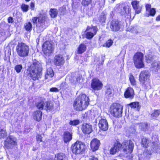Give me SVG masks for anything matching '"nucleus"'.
I'll use <instances>...</instances> for the list:
<instances>
[{"instance_id": "obj_1", "label": "nucleus", "mask_w": 160, "mask_h": 160, "mask_svg": "<svg viewBox=\"0 0 160 160\" xmlns=\"http://www.w3.org/2000/svg\"><path fill=\"white\" fill-rule=\"evenodd\" d=\"M89 100L88 97L82 94L79 96L73 103L74 109L78 111H82L85 109L89 104Z\"/></svg>"}, {"instance_id": "obj_2", "label": "nucleus", "mask_w": 160, "mask_h": 160, "mask_svg": "<svg viewBox=\"0 0 160 160\" xmlns=\"http://www.w3.org/2000/svg\"><path fill=\"white\" fill-rule=\"evenodd\" d=\"M39 62H34L28 69L30 76L34 80L38 79L40 76Z\"/></svg>"}, {"instance_id": "obj_3", "label": "nucleus", "mask_w": 160, "mask_h": 160, "mask_svg": "<svg viewBox=\"0 0 160 160\" xmlns=\"http://www.w3.org/2000/svg\"><path fill=\"white\" fill-rule=\"evenodd\" d=\"M71 148L73 154L75 155L82 154L85 151V146L82 142L77 141L72 145Z\"/></svg>"}, {"instance_id": "obj_4", "label": "nucleus", "mask_w": 160, "mask_h": 160, "mask_svg": "<svg viewBox=\"0 0 160 160\" xmlns=\"http://www.w3.org/2000/svg\"><path fill=\"white\" fill-rule=\"evenodd\" d=\"M123 107L118 103H114L110 107V112L112 115L115 117L119 118L122 116Z\"/></svg>"}, {"instance_id": "obj_5", "label": "nucleus", "mask_w": 160, "mask_h": 160, "mask_svg": "<svg viewBox=\"0 0 160 160\" xmlns=\"http://www.w3.org/2000/svg\"><path fill=\"white\" fill-rule=\"evenodd\" d=\"M18 55L20 57H25L28 55L29 52L28 47L23 43H18L16 47Z\"/></svg>"}, {"instance_id": "obj_6", "label": "nucleus", "mask_w": 160, "mask_h": 160, "mask_svg": "<svg viewBox=\"0 0 160 160\" xmlns=\"http://www.w3.org/2000/svg\"><path fill=\"white\" fill-rule=\"evenodd\" d=\"M143 56V54L141 52H137L134 55L133 58V62L137 68H141L144 67Z\"/></svg>"}, {"instance_id": "obj_7", "label": "nucleus", "mask_w": 160, "mask_h": 160, "mask_svg": "<svg viewBox=\"0 0 160 160\" xmlns=\"http://www.w3.org/2000/svg\"><path fill=\"white\" fill-rule=\"evenodd\" d=\"M18 140L14 136L10 135L8 136L5 141L4 145L5 147L8 149H12L17 145Z\"/></svg>"}, {"instance_id": "obj_8", "label": "nucleus", "mask_w": 160, "mask_h": 160, "mask_svg": "<svg viewBox=\"0 0 160 160\" xmlns=\"http://www.w3.org/2000/svg\"><path fill=\"white\" fill-rule=\"evenodd\" d=\"M124 152L126 153H131L134 147V144L132 141L131 140H127L125 141L121 144Z\"/></svg>"}, {"instance_id": "obj_9", "label": "nucleus", "mask_w": 160, "mask_h": 160, "mask_svg": "<svg viewBox=\"0 0 160 160\" xmlns=\"http://www.w3.org/2000/svg\"><path fill=\"white\" fill-rule=\"evenodd\" d=\"M42 50L44 54L47 55H49L54 50V48L51 41H47L42 46Z\"/></svg>"}, {"instance_id": "obj_10", "label": "nucleus", "mask_w": 160, "mask_h": 160, "mask_svg": "<svg viewBox=\"0 0 160 160\" xmlns=\"http://www.w3.org/2000/svg\"><path fill=\"white\" fill-rule=\"evenodd\" d=\"M103 84L102 82L98 78L92 79L91 82V87L94 91L101 90Z\"/></svg>"}, {"instance_id": "obj_11", "label": "nucleus", "mask_w": 160, "mask_h": 160, "mask_svg": "<svg viewBox=\"0 0 160 160\" xmlns=\"http://www.w3.org/2000/svg\"><path fill=\"white\" fill-rule=\"evenodd\" d=\"M97 31V27L88 26L85 32L86 38L88 39H92L96 34Z\"/></svg>"}, {"instance_id": "obj_12", "label": "nucleus", "mask_w": 160, "mask_h": 160, "mask_svg": "<svg viewBox=\"0 0 160 160\" xmlns=\"http://www.w3.org/2000/svg\"><path fill=\"white\" fill-rule=\"evenodd\" d=\"M53 108V105L50 102L47 101L45 98H41V109L50 111Z\"/></svg>"}, {"instance_id": "obj_13", "label": "nucleus", "mask_w": 160, "mask_h": 160, "mask_svg": "<svg viewBox=\"0 0 160 160\" xmlns=\"http://www.w3.org/2000/svg\"><path fill=\"white\" fill-rule=\"evenodd\" d=\"M150 73L147 70L142 71L139 76V80L140 82L144 84L146 82H148L150 77Z\"/></svg>"}, {"instance_id": "obj_14", "label": "nucleus", "mask_w": 160, "mask_h": 160, "mask_svg": "<svg viewBox=\"0 0 160 160\" xmlns=\"http://www.w3.org/2000/svg\"><path fill=\"white\" fill-rule=\"evenodd\" d=\"M99 121L98 126L100 129L103 131H106L108 128V124L107 120L104 118H102L101 117H98Z\"/></svg>"}, {"instance_id": "obj_15", "label": "nucleus", "mask_w": 160, "mask_h": 160, "mask_svg": "<svg viewBox=\"0 0 160 160\" xmlns=\"http://www.w3.org/2000/svg\"><path fill=\"white\" fill-rule=\"evenodd\" d=\"M81 130L85 134H89L92 131V126L89 123H83L82 125Z\"/></svg>"}, {"instance_id": "obj_16", "label": "nucleus", "mask_w": 160, "mask_h": 160, "mask_svg": "<svg viewBox=\"0 0 160 160\" xmlns=\"http://www.w3.org/2000/svg\"><path fill=\"white\" fill-rule=\"evenodd\" d=\"M64 62V58L62 55H58L54 57L53 63L55 65L61 66L63 65Z\"/></svg>"}, {"instance_id": "obj_17", "label": "nucleus", "mask_w": 160, "mask_h": 160, "mask_svg": "<svg viewBox=\"0 0 160 160\" xmlns=\"http://www.w3.org/2000/svg\"><path fill=\"white\" fill-rule=\"evenodd\" d=\"M121 27V22L118 20H114L111 22L110 28L113 31H117Z\"/></svg>"}, {"instance_id": "obj_18", "label": "nucleus", "mask_w": 160, "mask_h": 160, "mask_svg": "<svg viewBox=\"0 0 160 160\" xmlns=\"http://www.w3.org/2000/svg\"><path fill=\"white\" fill-rule=\"evenodd\" d=\"M100 145V141L96 138H94L91 142V148L92 151H95L98 149Z\"/></svg>"}, {"instance_id": "obj_19", "label": "nucleus", "mask_w": 160, "mask_h": 160, "mask_svg": "<svg viewBox=\"0 0 160 160\" xmlns=\"http://www.w3.org/2000/svg\"><path fill=\"white\" fill-rule=\"evenodd\" d=\"M121 147V144L118 142L117 141L115 142L113 146L110 149V153L112 155L114 154L117 152L119 151Z\"/></svg>"}, {"instance_id": "obj_20", "label": "nucleus", "mask_w": 160, "mask_h": 160, "mask_svg": "<svg viewBox=\"0 0 160 160\" xmlns=\"http://www.w3.org/2000/svg\"><path fill=\"white\" fill-rule=\"evenodd\" d=\"M151 152L148 150L145 151L142 154L138 156V160H148L150 158Z\"/></svg>"}, {"instance_id": "obj_21", "label": "nucleus", "mask_w": 160, "mask_h": 160, "mask_svg": "<svg viewBox=\"0 0 160 160\" xmlns=\"http://www.w3.org/2000/svg\"><path fill=\"white\" fill-rule=\"evenodd\" d=\"M134 91L132 88L131 87L128 88L124 93V96L125 98H132L134 95Z\"/></svg>"}, {"instance_id": "obj_22", "label": "nucleus", "mask_w": 160, "mask_h": 160, "mask_svg": "<svg viewBox=\"0 0 160 160\" xmlns=\"http://www.w3.org/2000/svg\"><path fill=\"white\" fill-rule=\"evenodd\" d=\"M152 144L151 148V150L152 152L156 153L160 152V145L159 143L157 142H152Z\"/></svg>"}, {"instance_id": "obj_23", "label": "nucleus", "mask_w": 160, "mask_h": 160, "mask_svg": "<svg viewBox=\"0 0 160 160\" xmlns=\"http://www.w3.org/2000/svg\"><path fill=\"white\" fill-rule=\"evenodd\" d=\"M72 133L68 131L64 132L63 137L64 142L67 143L70 142L72 139Z\"/></svg>"}, {"instance_id": "obj_24", "label": "nucleus", "mask_w": 160, "mask_h": 160, "mask_svg": "<svg viewBox=\"0 0 160 160\" xmlns=\"http://www.w3.org/2000/svg\"><path fill=\"white\" fill-rule=\"evenodd\" d=\"M116 8V9L120 10H129V6L125 3H122L117 4Z\"/></svg>"}, {"instance_id": "obj_25", "label": "nucleus", "mask_w": 160, "mask_h": 160, "mask_svg": "<svg viewBox=\"0 0 160 160\" xmlns=\"http://www.w3.org/2000/svg\"><path fill=\"white\" fill-rule=\"evenodd\" d=\"M55 160H67V158L65 154L60 153L56 155Z\"/></svg>"}, {"instance_id": "obj_26", "label": "nucleus", "mask_w": 160, "mask_h": 160, "mask_svg": "<svg viewBox=\"0 0 160 160\" xmlns=\"http://www.w3.org/2000/svg\"><path fill=\"white\" fill-rule=\"evenodd\" d=\"M113 89L110 86H106V90H105V95L107 97H111L112 95Z\"/></svg>"}, {"instance_id": "obj_27", "label": "nucleus", "mask_w": 160, "mask_h": 160, "mask_svg": "<svg viewBox=\"0 0 160 160\" xmlns=\"http://www.w3.org/2000/svg\"><path fill=\"white\" fill-rule=\"evenodd\" d=\"M86 50V46L84 44H81L78 48L77 53L81 54L83 53Z\"/></svg>"}, {"instance_id": "obj_28", "label": "nucleus", "mask_w": 160, "mask_h": 160, "mask_svg": "<svg viewBox=\"0 0 160 160\" xmlns=\"http://www.w3.org/2000/svg\"><path fill=\"white\" fill-rule=\"evenodd\" d=\"M131 12V11H121L119 13L121 15L124 16L127 18H131L132 15Z\"/></svg>"}, {"instance_id": "obj_29", "label": "nucleus", "mask_w": 160, "mask_h": 160, "mask_svg": "<svg viewBox=\"0 0 160 160\" xmlns=\"http://www.w3.org/2000/svg\"><path fill=\"white\" fill-rule=\"evenodd\" d=\"M150 142V140L146 138H143L142 139L141 143L143 147L147 148Z\"/></svg>"}, {"instance_id": "obj_30", "label": "nucleus", "mask_w": 160, "mask_h": 160, "mask_svg": "<svg viewBox=\"0 0 160 160\" xmlns=\"http://www.w3.org/2000/svg\"><path fill=\"white\" fill-rule=\"evenodd\" d=\"M54 74L53 70L51 68H48L47 70V74L45 75V78L47 79L48 77L52 78L53 77Z\"/></svg>"}, {"instance_id": "obj_31", "label": "nucleus", "mask_w": 160, "mask_h": 160, "mask_svg": "<svg viewBox=\"0 0 160 160\" xmlns=\"http://www.w3.org/2000/svg\"><path fill=\"white\" fill-rule=\"evenodd\" d=\"M128 105L130 106L131 108H136L138 111L139 110L140 108V106L138 102H132L128 104Z\"/></svg>"}, {"instance_id": "obj_32", "label": "nucleus", "mask_w": 160, "mask_h": 160, "mask_svg": "<svg viewBox=\"0 0 160 160\" xmlns=\"http://www.w3.org/2000/svg\"><path fill=\"white\" fill-rule=\"evenodd\" d=\"M33 118L34 120L37 121H39L40 120V111L39 110L34 112Z\"/></svg>"}, {"instance_id": "obj_33", "label": "nucleus", "mask_w": 160, "mask_h": 160, "mask_svg": "<svg viewBox=\"0 0 160 160\" xmlns=\"http://www.w3.org/2000/svg\"><path fill=\"white\" fill-rule=\"evenodd\" d=\"M106 14L104 11L102 12L100 14L99 18V21L100 22H105L106 18Z\"/></svg>"}, {"instance_id": "obj_34", "label": "nucleus", "mask_w": 160, "mask_h": 160, "mask_svg": "<svg viewBox=\"0 0 160 160\" xmlns=\"http://www.w3.org/2000/svg\"><path fill=\"white\" fill-rule=\"evenodd\" d=\"M153 70L157 72L160 68V62L159 61L154 62L152 65Z\"/></svg>"}, {"instance_id": "obj_35", "label": "nucleus", "mask_w": 160, "mask_h": 160, "mask_svg": "<svg viewBox=\"0 0 160 160\" xmlns=\"http://www.w3.org/2000/svg\"><path fill=\"white\" fill-rule=\"evenodd\" d=\"M160 114V111L158 110H155L151 115V117L152 119H155L158 117Z\"/></svg>"}, {"instance_id": "obj_36", "label": "nucleus", "mask_w": 160, "mask_h": 160, "mask_svg": "<svg viewBox=\"0 0 160 160\" xmlns=\"http://www.w3.org/2000/svg\"><path fill=\"white\" fill-rule=\"evenodd\" d=\"M129 79L131 85L132 86H135L136 85V82L135 78L131 73L129 74Z\"/></svg>"}, {"instance_id": "obj_37", "label": "nucleus", "mask_w": 160, "mask_h": 160, "mask_svg": "<svg viewBox=\"0 0 160 160\" xmlns=\"http://www.w3.org/2000/svg\"><path fill=\"white\" fill-rule=\"evenodd\" d=\"M155 13L156 11H146L144 15L147 17H148L150 16H153Z\"/></svg>"}, {"instance_id": "obj_38", "label": "nucleus", "mask_w": 160, "mask_h": 160, "mask_svg": "<svg viewBox=\"0 0 160 160\" xmlns=\"http://www.w3.org/2000/svg\"><path fill=\"white\" fill-rule=\"evenodd\" d=\"M7 135V133L5 130L1 129L0 130V139H2L6 137Z\"/></svg>"}, {"instance_id": "obj_39", "label": "nucleus", "mask_w": 160, "mask_h": 160, "mask_svg": "<svg viewBox=\"0 0 160 160\" xmlns=\"http://www.w3.org/2000/svg\"><path fill=\"white\" fill-rule=\"evenodd\" d=\"M139 2L137 1H134L132 2V5L134 9H139Z\"/></svg>"}, {"instance_id": "obj_40", "label": "nucleus", "mask_w": 160, "mask_h": 160, "mask_svg": "<svg viewBox=\"0 0 160 160\" xmlns=\"http://www.w3.org/2000/svg\"><path fill=\"white\" fill-rule=\"evenodd\" d=\"M148 127V124L147 123H141L139 126V128L142 130L146 131Z\"/></svg>"}, {"instance_id": "obj_41", "label": "nucleus", "mask_w": 160, "mask_h": 160, "mask_svg": "<svg viewBox=\"0 0 160 160\" xmlns=\"http://www.w3.org/2000/svg\"><path fill=\"white\" fill-rule=\"evenodd\" d=\"M80 123V121L78 119L71 120L69 122V124L72 126H76Z\"/></svg>"}, {"instance_id": "obj_42", "label": "nucleus", "mask_w": 160, "mask_h": 160, "mask_svg": "<svg viewBox=\"0 0 160 160\" xmlns=\"http://www.w3.org/2000/svg\"><path fill=\"white\" fill-rule=\"evenodd\" d=\"M113 43V41L112 40L109 39L103 44V46L109 48L112 45Z\"/></svg>"}, {"instance_id": "obj_43", "label": "nucleus", "mask_w": 160, "mask_h": 160, "mask_svg": "<svg viewBox=\"0 0 160 160\" xmlns=\"http://www.w3.org/2000/svg\"><path fill=\"white\" fill-rule=\"evenodd\" d=\"M32 28V25L30 22L26 23L25 25V28L27 31L31 30Z\"/></svg>"}, {"instance_id": "obj_44", "label": "nucleus", "mask_w": 160, "mask_h": 160, "mask_svg": "<svg viewBox=\"0 0 160 160\" xmlns=\"http://www.w3.org/2000/svg\"><path fill=\"white\" fill-rule=\"evenodd\" d=\"M58 11H50L49 14L52 18H55L57 15Z\"/></svg>"}, {"instance_id": "obj_45", "label": "nucleus", "mask_w": 160, "mask_h": 160, "mask_svg": "<svg viewBox=\"0 0 160 160\" xmlns=\"http://www.w3.org/2000/svg\"><path fill=\"white\" fill-rule=\"evenodd\" d=\"M46 19L45 17H44V19L42 18V20H41V26H42V28H45L47 27V26L45 25Z\"/></svg>"}, {"instance_id": "obj_46", "label": "nucleus", "mask_w": 160, "mask_h": 160, "mask_svg": "<svg viewBox=\"0 0 160 160\" xmlns=\"http://www.w3.org/2000/svg\"><path fill=\"white\" fill-rule=\"evenodd\" d=\"M145 58L147 63L150 62L152 61V58L151 55L149 54L145 56Z\"/></svg>"}, {"instance_id": "obj_47", "label": "nucleus", "mask_w": 160, "mask_h": 160, "mask_svg": "<svg viewBox=\"0 0 160 160\" xmlns=\"http://www.w3.org/2000/svg\"><path fill=\"white\" fill-rule=\"evenodd\" d=\"M92 0H82V5L85 6H88L91 2Z\"/></svg>"}, {"instance_id": "obj_48", "label": "nucleus", "mask_w": 160, "mask_h": 160, "mask_svg": "<svg viewBox=\"0 0 160 160\" xmlns=\"http://www.w3.org/2000/svg\"><path fill=\"white\" fill-rule=\"evenodd\" d=\"M22 69V66L21 65H18L15 66V69L18 73L21 72V70Z\"/></svg>"}, {"instance_id": "obj_49", "label": "nucleus", "mask_w": 160, "mask_h": 160, "mask_svg": "<svg viewBox=\"0 0 160 160\" xmlns=\"http://www.w3.org/2000/svg\"><path fill=\"white\" fill-rule=\"evenodd\" d=\"M145 7L146 10H155V8H151V5L150 4H146Z\"/></svg>"}, {"instance_id": "obj_50", "label": "nucleus", "mask_w": 160, "mask_h": 160, "mask_svg": "<svg viewBox=\"0 0 160 160\" xmlns=\"http://www.w3.org/2000/svg\"><path fill=\"white\" fill-rule=\"evenodd\" d=\"M28 5L25 4H22L21 5L22 10H28Z\"/></svg>"}, {"instance_id": "obj_51", "label": "nucleus", "mask_w": 160, "mask_h": 160, "mask_svg": "<svg viewBox=\"0 0 160 160\" xmlns=\"http://www.w3.org/2000/svg\"><path fill=\"white\" fill-rule=\"evenodd\" d=\"M39 18L34 17L32 19L33 22L34 23L36 24L38 22H39Z\"/></svg>"}, {"instance_id": "obj_52", "label": "nucleus", "mask_w": 160, "mask_h": 160, "mask_svg": "<svg viewBox=\"0 0 160 160\" xmlns=\"http://www.w3.org/2000/svg\"><path fill=\"white\" fill-rule=\"evenodd\" d=\"M50 91L51 92H58L59 91V90L56 88H52L50 89Z\"/></svg>"}, {"instance_id": "obj_53", "label": "nucleus", "mask_w": 160, "mask_h": 160, "mask_svg": "<svg viewBox=\"0 0 160 160\" xmlns=\"http://www.w3.org/2000/svg\"><path fill=\"white\" fill-rule=\"evenodd\" d=\"M8 21L9 23H12L13 22V18L11 17L8 18Z\"/></svg>"}, {"instance_id": "obj_54", "label": "nucleus", "mask_w": 160, "mask_h": 160, "mask_svg": "<svg viewBox=\"0 0 160 160\" xmlns=\"http://www.w3.org/2000/svg\"><path fill=\"white\" fill-rule=\"evenodd\" d=\"M30 6L31 9H34V3L33 2H31L30 4Z\"/></svg>"}, {"instance_id": "obj_55", "label": "nucleus", "mask_w": 160, "mask_h": 160, "mask_svg": "<svg viewBox=\"0 0 160 160\" xmlns=\"http://www.w3.org/2000/svg\"><path fill=\"white\" fill-rule=\"evenodd\" d=\"M76 80L75 82V83L76 82H80V81L81 80V78L79 76L77 78H76Z\"/></svg>"}, {"instance_id": "obj_56", "label": "nucleus", "mask_w": 160, "mask_h": 160, "mask_svg": "<svg viewBox=\"0 0 160 160\" xmlns=\"http://www.w3.org/2000/svg\"><path fill=\"white\" fill-rule=\"evenodd\" d=\"M89 160H98L97 158L94 156H91L89 159Z\"/></svg>"}, {"instance_id": "obj_57", "label": "nucleus", "mask_w": 160, "mask_h": 160, "mask_svg": "<svg viewBox=\"0 0 160 160\" xmlns=\"http://www.w3.org/2000/svg\"><path fill=\"white\" fill-rule=\"evenodd\" d=\"M36 107L39 109H40V103L38 102V103L36 104Z\"/></svg>"}, {"instance_id": "obj_58", "label": "nucleus", "mask_w": 160, "mask_h": 160, "mask_svg": "<svg viewBox=\"0 0 160 160\" xmlns=\"http://www.w3.org/2000/svg\"><path fill=\"white\" fill-rule=\"evenodd\" d=\"M105 55H104L103 56H102V64H103V62L104 61V59H105Z\"/></svg>"}, {"instance_id": "obj_59", "label": "nucleus", "mask_w": 160, "mask_h": 160, "mask_svg": "<svg viewBox=\"0 0 160 160\" xmlns=\"http://www.w3.org/2000/svg\"><path fill=\"white\" fill-rule=\"evenodd\" d=\"M131 14L132 17V18H134L135 15V12H133L132 13V12H131Z\"/></svg>"}, {"instance_id": "obj_60", "label": "nucleus", "mask_w": 160, "mask_h": 160, "mask_svg": "<svg viewBox=\"0 0 160 160\" xmlns=\"http://www.w3.org/2000/svg\"><path fill=\"white\" fill-rule=\"evenodd\" d=\"M156 20L157 21H160V15L156 18Z\"/></svg>"}, {"instance_id": "obj_61", "label": "nucleus", "mask_w": 160, "mask_h": 160, "mask_svg": "<svg viewBox=\"0 0 160 160\" xmlns=\"http://www.w3.org/2000/svg\"><path fill=\"white\" fill-rule=\"evenodd\" d=\"M135 12V14H138L141 12V11H134Z\"/></svg>"}, {"instance_id": "obj_62", "label": "nucleus", "mask_w": 160, "mask_h": 160, "mask_svg": "<svg viewBox=\"0 0 160 160\" xmlns=\"http://www.w3.org/2000/svg\"><path fill=\"white\" fill-rule=\"evenodd\" d=\"M39 38H37L36 40V42L37 43V44L38 45H39Z\"/></svg>"}, {"instance_id": "obj_63", "label": "nucleus", "mask_w": 160, "mask_h": 160, "mask_svg": "<svg viewBox=\"0 0 160 160\" xmlns=\"http://www.w3.org/2000/svg\"><path fill=\"white\" fill-rule=\"evenodd\" d=\"M39 135H38V136L37 137V141H39L40 140V139L39 138Z\"/></svg>"}, {"instance_id": "obj_64", "label": "nucleus", "mask_w": 160, "mask_h": 160, "mask_svg": "<svg viewBox=\"0 0 160 160\" xmlns=\"http://www.w3.org/2000/svg\"><path fill=\"white\" fill-rule=\"evenodd\" d=\"M26 2H29V1H30V0H25Z\"/></svg>"}]
</instances>
